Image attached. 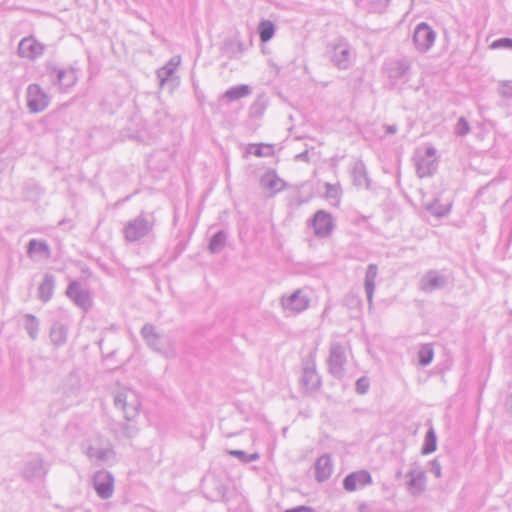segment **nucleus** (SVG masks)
<instances>
[{"label": "nucleus", "instance_id": "f257e3e1", "mask_svg": "<svg viewBox=\"0 0 512 512\" xmlns=\"http://www.w3.org/2000/svg\"><path fill=\"white\" fill-rule=\"evenodd\" d=\"M155 217L152 213L141 212L127 221L123 227V236L128 243H138L153 236Z\"/></svg>", "mask_w": 512, "mask_h": 512}, {"label": "nucleus", "instance_id": "f03ea898", "mask_svg": "<svg viewBox=\"0 0 512 512\" xmlns=\"http://www.w3.org/2000/svg\"><path fill=\"white\" fill-rule=\"evenodd\" d=\"M382 73L392 88H401L411 79L412 62L406 57L387 59L382 65Z\"/></svg>", "mask_w": 512, "mask_h": 512}, {"label": "nucleus", "instance_id": "7ed1b4c3", "mask_svg": "<svg viewBox=\"0 0 512 512\" xmlns=\"http://www.w3.org/2000/svg\"><path fill=\"white\" fill-rule=\"evenodd\" d=\"M114 405L121 410L126 421L134 422L139 416L141 400L139 394L127 387H123L114 393Z\"/></svg>", "mask_w": 512, "mask_h": 512}, {"label": "nucleus", "instance_id": "20e7f679", "mask_svg": "<svg viewBox=\"0 0 512 512\" xmlns=\"http://www.w3.org/2000/svg\"><path fill=\"white\" fill-rule=\"evenodd\" d=\"M326 55L329 61L340 70L349 69L355 60V52L344 38L328 44Z\"/></svg>", "mask_w": 512, "mask_h": 512}, {"label": "nucleus", "instance_id": "39448f33", "mask_svg": "<svg viewBox=\"0 0 512 512\" xmlns=\"http://www.w3.org/2000/svg\"><path fill=\"white\" fill-rule=\"evenodd\" d=\"M141 335L153 350L158 353L165 355L166 357H172L175 355V350L171 345L170 340L159 334L156 331L155 326L152 324H145L141 329Z\"/></svg>", "mask_w": 512, "mask_h": 512}, {"label": "nucleus", "instance_id": "423d86ee", "mask_svg": "<svg viewBox=\"0 0 512 512\" xmlns=\"http://www.w3.org/2000/svg\"><path fill=\"white\" fill-rule=\"evenodd\" d=\"M329 372L338 379L344 376V366L347 361L346 347L340 342H331L329 349Z\"/></svg>", "mask_w": 512, "mask_h": 512}, {"label": "nucleus", "instance_id": "0eeeda50", "mask_svg": "<svg viewBox=\"0 0 512 512\" xmlns=\"http://www.w3.org/2000/svg\"><path fill=\"white\" fill-rule=\"evenodd\" d=\"M49 75L52 83L57 85L62 92L68 91L78 80L77 70L73 67L53 66L49 69Z\"/></svg>", "mask_w": 512, "mask_h": 512}, {"label": "nucleus", "instance_id": "6e6552de", "mask_svg": "<svg viewBox=\"0 0 512 512\" xmlns=\"http://www.w3.org/2000/svg\"><path fill=\"white\" fill-rule=\"evenodd\" d=\"M280 304L284 311L299 314L309 307L310 298L302 289H297L290 295H283Z\"/></svg>", "mask_w": 512, "mask_h": 512}, {"label": "nucleus", "instance_id": "1a4fd4ad", "mask_svg": "<svg viewBox=\"0 0 512 512\" xmlns=\"http://www.w3.org/2000/svg\"><path fill=\"white\" fill-rule=\"evenodd\" d=\"M450 283V277L437 270H428L419 280V289L424 293H432L444 289Z\"/></svg>", "mask_w": 512, "mask_h": 512}, {"label": "nucleus", "instance_id": "9d476101", "mask_svg": "<svg viewBox=\"0 0 512 512\" xmlns=\"http://www.w3.org/2000/svg\"><path fill=\"white\" fill-rule=\"evenodd\" d=\"M436 39L435 31L425 22L419 23L413 33V43L420 53L427 52Z\"/></svg>", "mask_w": 512, "mask_h": 512}, {"label": "nucleus", "instance_id": "9b49d317", "mask_svg": "<svg viewBox=\"0 0 512 512\" xmlns=\"http://www.w3.org/2000/svg\"><path fill=\"white\" fill-rule=\"evenodd\" d=\"M66 296L78 307L85 312L92 308V297L90 292L83 288L81 283L74 280L71 281L66 289Z\"/></svg>", "mask_w": 512, "mask_h": 512}, {"label": "nucleus", "instance_id": "f8f14e48", "mask_svg": "<svg viewBox=\"0 0 512 512\" xmlns=\"http://www.w3.org/2000/svg\"><path fill=\"white\" fill-rule=\"evenodd\" d=\"M49 105V97L38 84L27 87V107L31 113H39Z\"/></svg>", "mask_w": 512, "mask_h": 512}, {"label": "nucleus", "instance_id": "ddd939ff", "mask_svg": "<svg viewBox=\"0 0 512 512\" xmlns=\"http://www.w3.org/2000/svg\"><path fill=\"white\" fill-rule=\"evenodd\" d=\"M436 150L433 147H428L424 154H417L415 157L416 171L420 178L431 176L436 168L437 163L435 159Z\"/></svg>", "mask_w": 512, "mask_h": 512}, {"label": "nucleus", "instance_id": "4468645a", "mask_svg": "<svg viewBox=\"0 0 512 512\" xmlns=\"http://www.w3.org/2000/svg\"><path fill=\"white\" fill-rule=\"evenodd\" d=\"M46 474L47 468L44 466V461L39 455H33L26 460L22 470V476L26 480L43 479Z\"/></svg>", "mask_w": 512, "mask_h": 512}, {"label": "nucleus", "instance_id": "2eb2a0df", "mask_svg": "<svg viewBox=\"0 0 512 512\" xmlns=\"http://www.w3.org/2000/svg\"><path fill=\"white\" fill-rule=\"evenodd\" d=\"M93 486L100 498L108 499L113 494L114 479L108 471H98L93 476Z\"/></svg>", "mask_w": 512, "mask_h": 512}, {"label": "nucleus", "instance_id": "dca6fc26", "mask_svg": "<svg viewBox=\"0 0 512 512\" xmlns=\"http://www.w3.org/2000/svg\"><path fill=\"white\" fill-rule=\"evenodd\" d=\"M301 384L306 391H315L321 385V379L316 371L315 361L312 356L304 364Z\"/></svg>", "mask_w": 512, "mask_h": 512}, {"label": "nucleus", "instance_id": "f3484780", "mask_svg": "<svg viewBox=\"0 0 512 512\" xmlns=\"http://www.w3.org/2000/svg\"><path fill=\"white\" fill-rule=\"evenodd\" d=\"M312 226L317 237H327L334 228L331 214L323 210L317 211L313 217Z\"/></svg>", "mask_w": 512, "mask_h": 512}, {"label": "nucleus", "instance_id": "a211bd4d", "mask_svg": "<svg viewBox=\"0 0 512 512\" xmlns=\"http://www.w3.org/2000/svg\"><path fill=\"white\" fill-rule=\"evenodd\" d=\"M44 45L39 43L34 37L23 38L18 45V54L20 57L35 59L44 53Z\"/></svg>", "mask_w": 512, "mask_h": 512}, {"label": "nucleus", "instance_id": "6ab92c4d", "mask_svg": "<svg viewBox=\"0 0 512 512\" xmlns=\"http://www.w3.org/2000/svg\"><path fill=\"white\" fill-rule=\"evenodd\" d=\"M372 483L371 474L366 470H359L348 474L343 480V487L347 491H355Z\"/></svg>", "mask_w": 512, "mask_h": 512}, {"label": "nucleus", "instance_id": "aec40b11", "mask_svg": "<svg viewBox=\"0 0 512 512\" xmlns=\"http://www.w3.org/2000/svg\"><path fill=\"white\" fill-rule=\"evenodd\" d=\"M334 465L329 454H323L318 457L314 464L315 479L318 482L328 480L333 473Z\"/></svg>", "mask_w": 512, "mask_h": 512}, {"label": "nucleus", "instance_id": "412c9836", "mask_svg": "<svg viewBox=\"0 0 512 512\" xmlns=\"http://www.w3.org/2000/svg\"><path fill=\"white\" fill-rule=\"evenodd\" d=\"M49 338L55 348L63 346L68 338V324L63 320L54 321L49 331Z\"/></svg>", "mask_w": 512, "mask_h": 512}, {"label": "nucleus", "instance_id": "4be33fe9", "mask_svg": "<svg viewBox=\"0 0 512 512\" xmlns=\"http://www.w3.org/2000/svg\"><path fill=\"white\" fill-rule=\"evenodd\" d=\"M409 478L407 482V489L413 496L420 495L426 488V476L422 470L411 469L407 473Z\"/></svg>", "mask_w": 512, "mask_h": 512}, {"label": "nucleus", "instance_id": "5701e85b", "mask_svg": "<svg viewBox=\"0 0 512 512\" xmlns=\"http://www.w3.org/2000/svg\"><path fill=\"white\" fill-rule=\"evenodd\" d=\"M227 487L217 478L212 477L204 485L205 497L212 501L226 500Z\"/></svg>", "mask_w": 512, "mask_h": 512}, {"label": "nucleus", "instance_id": "b1692460", "mask_svg": "<svg viewBox=\"0 0 512 512\" xmlns=\"http://www.w3.org/2000/svg\"><path fill=\"white\" fill-rule=\"evenodd\" d=\"M351 177L353 184L358 188L369 189L371 180L368 176L366 166L362 160H357L353 163L351 168Z\"/></svg>", "mask_w": 512, "mask_h": 512}, {"label": "nucleus", "instance_id": "393cba45", "mask_svg": "<svg viewBox=\"0 0 512 512\" xmlns=\"http://www.w3.org/2000/svg\"><path fill=\"white\" fill-rule=\"evenodd\" d=\"M260 185L269 190L272 194L285 189L286 183L282 180L274 170H269L260 178Z\"/></svg>", "mask_w": 512, "mask_h": 512}, {"label": "nucleus", "instance_id": "a878e982", "mask_svg": "<svg viewBox=\"0 0 512 512\" xmlns=\"http://www.w3.org/2000/svg\"><path fill=\"white\" fill-rule=\"evenodd\" d=\"M27 256L34 259L39 256L42 259H49L51 257V249L45 240L31 239L27 244Z\"/></svg>", "mask_w": 512, "mask_h": 512}, {"label": "nucleus", "instance_id": "bb28decb", "mask_svg": "<svg viewBox=\"0 0 512 512\" xmlns=\"http://www.w3.org/2000/svg\"><path fill=\"white\" fill-rule=\"evenodd\" d=\"M55 285V276L51 273H45L38 287V298L44 303L50 301L54 294Z\"/></svg>", "mask_w": 512, "mask_h": 512}, {"label": "nucleus", "instance_id": "cd10ccee", "mask_svg": "<svg viewBox=\"0 0 512 512\" xmlns=\"http://www.w3.org/2000/svg\"><path fill=\"white\" fill-rule=\"evenodd\" d=\"M180 62V56H174L164 66L157 70V78L161 87L172 79Z\"/></svg>", "mask_w": 512, "mask_h": 512}, {"label": "nucleus", "instance_id": "c85d7f7f", "mask_svg": "<svg viewBox=\"0 0 512 512\" xmlns=\"http://www.w3.org/2000/svg\"><path fill=\"white\" fill-rule=\"evenodd\" d=\"M378 274V267L376 264H369L365 274V292L369 305H372L373 295L375 291V280Z\"/></svg>", "mask_w": 512, "mask_h": 512}, {"label": "nucleus", "instance_id": "c756f323", "mask_svg": "<svg viewBox=\"0 0 512 512\" xmlns=\"http://www.w3.org/2000/svg\"><path fill=\"white\" fill-rule=\"evenodd\" d=\"M85 454L90 460L104 462L114 456V451L110 445L105 447H94L89 445L85 449Z\"/></svg>", "mask_w": 512, "mask_h": 512}, {"label": "nucleus", "instance_id": "7c9ffc66", "mask_svg": "<svg viewBox=\"0 0 512 512\" xmlns=\"http://www.w3.org/2000/svg\"><path fill=\"white\" fill-rule=\"evenodd\" d=\"M138 431V427L133 423H117L113 428V433L118 439H131L137 435Z\"/></svg>", "mask_w": 512, "mask_h": 512}, {"label": "nucleus", "instance_id": "2f4dec72", "mask_svg": "<svg viewBox=\"0 0 512 512\" xmlns=\"http://www.w3.org/2000/svg\"><path fill=\"white\" fill-rule=\"evenodd\" d=\"M227 233L224 230H220L215 233L210 239L208 249L212 254L220 253L226 246Z\"/></svg>", "mask_w": 512, "mask_h": 512}, {"label": "nucleus", "instance_id": "473e14b6", "mask_svg": "<svg viewBox=\"0 0 512 512\" xmlns=\"http://www.w3.org/2000/svg\"><path fill=\"white\" fill-rule=\"evenodd\" d=\"M251 94V88L249 85L241 84L237 86H233L229 88L225 94L224 97L227 98L229 101H235L238 99H241L243 97H246Z\"/></svg>", "mask_w": 512, "mask_h": 512}, {"label": "nucleus", "instance_id": "72a5a7b5", "mask_svg": "<svg viewBox=\"0 0 512 512\" xmlns=\"http://www.w3.org/2000/svg\"><path fill=\"white\" fill-rule=\"evenodd\" d=\"M258 34L262 43L270 41L275 34L274 23L270 20H262L258 25Z\"/></svg>", "mask_w": 512, "mask_h": 512}, {"label": "nucleus", "instance_id": "f704fd0d", "mask_svg": "<svg viewBox=\"0 0 512 512\" xmlns=\"http://www.w3.org/2000/svg\"><path fill=\"white\" fill-rule=\"evenodd\" d=\"M24 319H25V325H24L25 330L27 331L29 337L32 340H35L38 337V333H39L38 319L33 314H29V313L24 315Z\"/></svg>", "mask_w": 512, "mask_h": 512}, {"label": "nucleus", "instance_id": "c9c22d12", "mask_svg": "<svg viewBox=\"0 0 512 512\" xmlns=\"http://www.w3.org/2000/svg\"><path fill=\"white\" fill-rule=\"evenodd\" d=\"M436 448H437L436 434H435L434 429L430 428L425 435V440H424V444L421 449V453L423 455H427V454L434 452L436 450Z\"/></svg>", "mask_w": 512, "mask_h": 512}, {"label": "nucleus", "instance_id": "e433bc0d", "mask_svg": "<svg viewBox=\"0 0 512 512\" xmlns=\"http://www.w3.org/2000/svg\"><path fill=\"white\" fill-rule=\"evenodd\" d=\"M451 205H442L438 199L426 205V210L432 215L441 218L446 216L450 212Z\"/></svg>", "mask_w": 512, "mask_h": 512}, {"label": "nucleus", "instance_id": "4c0bfd02", "mask_svg": "<svg viewBox=\"0 0 512 512\" xmlns=\"http://www.w3.org/2000/svg\"><path fill=\"white\" fill-rule=\"evenodd\" d=\"M248 153H253L257 157H268L272 156L273 146L270 144H251L247 149Z\"/></svg>", "mask_w": 512, "mask_h": 512}, {"label": "nucleus", "instance_id": "58836bf2", "mask_svg": "<svg viewBox=\"0 0 512 512\" xmlns=\"http://www.w3.org/2000/svg\"><path fill=\"white\" fill-rule=\"evenodd\" d=\"M433 356L434 350L430 344H425L421 346V348L418 351L419 363L422 366L429 365L433 360Z\"/></svg>", "mask_w": 512, "mask_h": 512}, {"label": "nucleus", "instance_id": "ea45409f", "mask_svg": "<svg viewBox=\"0 0 512 512\" xmlns=\"http://www.w3.org/2000/svg\"><path fill=\"white\" fill-rule=\"evenodd\" d=\"M228 454L238 458L243 463H251L259 459V455L257 453L247 454L243 450H230Z\"/></svg>", "mask_w": 512, "mask_h": 512}, {"label": "nucleus", "instance_id": "a19ab883", "mask_svg": "<svg viewBox=\"0 0 512 512\" xmlns=\"http://www.w3.org/2000/svg\"><path fill=\"white\" fill-rule=\"evenodd\" d=\"M370 12L380 13L388 6L390 0H364Z\"/></svg>", "mask_w": 512, "mask_h": 512}, {"label": "nucleus", "instance_id": "79ce46f5", "mask_svg": "<svg viewBox=\"0 0 512 512\" xmlns=\"http://www.w3.org/2000/svg\"><path fill=\"white\" fill-rule=\"evenodd\" d=\"M457 136H466L470 132V125L465 117H460L454 127Z\"/></svg>", "mask_w": 512, "mask_h": 512}, {"label": "nucleus", "instance_id": "37998d69", "mask_svg": "<svg viewBox=\"0 0 512 512\" xmlns=\"http://www.w3.org/2000/svg\"><path fill=\"white\" fill-rule=\"evenodd\" d=\"M491 49H511L512 50V39L511 38H500L494 40L490 46Z\"/></svg>", "mask_w": 512, "mask_h": 512}, {"label": "nucleus", "instance_id": "c03bdc74", "mask_svg": "<svg viewBox=\"0 0 512 512\" xmlns=\"http://www.w3.org/2000/svg\"><path fill=\"white\" fill-rule=\"evenodd\" d=\"M498 93L504 98H512V81H502L499 85Z\"/></svg>", "mask_w": 512, "mask_h": 512}, {"label": "nucleus", "instance_id": "a18cd8bd", "mask_svg": "<svg viewBox=\"0 0 512 512\" xmlns=\"http://www.w3.org/2000/svg\"><path fill=\"white\" fill-rule=\"evenodd\" d=\"M369 386H370L369 379L367 377L363 376L356 381L355 390L358 394L363 395V394L367 393Z\"/></svg>", "mask_w": 512, "mask_h": 512}, {"label": "nucleus", "instance_id": "49530a36", "mask_svg": "<svg viewBox=\"0 0 512 512\" xmlns=\"http://www.w3.org/2000/svg\"><path fill=\"white\" fill-rule=\"evenodd\" d=\"M325 190H326V197L327 198H333V199L339 198L340 189H339L338 186L330 184V183H326L325 184Z\"/></svg>", "mask_w": 512, "mask_h": 512}, {"label": "nucleus", "instance_id": "de8ad7c7", "mask_svg": "<svg viewBox=\"0 0 512 512\" xmlns=\"http://www.w3.org/2000/svg\"><path fill=\"white\" fill-rule=\"evenodd\" d=\"M431 472L435 475L436 478H440L442 476L441 473V465L437 459H434L430 462Z\"/></svg>", "mask_w": 512, "mask_h": 512}, {"label": "nucleus", "instance_id": "09e8293b", "mask_svg": "<svg viewBox=\"0 0 512 512\" xmlns=\"http://www.w3.org/2000/svg\"><path fill=\"white\" fill-rule=\"evenodd\" d=\"M285 512H315L314 509L306 506H300L291 510H286Z\"/></svg>", "mask_w": 512, "mask_h": 512}, {"label": "nucleus", "instance_id": "8fccbe9b", "mask_svg": "<svg viewBox=\"0 0 512 512\" xmlns=\"http://www.w3.org/2000/svg\"><path fill=\"white\" fill-rule=\"evenodd\" d=\"M386 134H395L398 131V127L396 125H386L385 127Z\"/></svg>", "mask_w": 512, "mask_h": 512}, {"label": "nucleus", "instance_id": "3c124183", "mask_svg": "<svg viewBox=\"0 0 512 512\" xmlns=\"http://www.w3.org/2000/svg\"><path fill=\"white\" fill-rule=\"evenodd\" d=\"M505 406L512 413V393L506 397Z\"/></svg>", "mask_w": 512, "mask_h": 512}, {"label": "nucleus", "instance_id": "603ef678", "mask_svg": "<svg viewBox=\"0 0 512 512\" xmlns=\"http://www.w3.org/2000/svg\"><path fill=\"white\" fill-rule=\"evenodd\" d=\"M296 159L297 160H304V161H308V151H304L298 155H296Z\"/></svg>", "mask_w": 512, "mask_h": 512}, {"label": "nucleus", "instance_id": "864d4df0", "mask_svg": "<svg viewBox=\"0 0 512 512\" xmlns=\"http://www.w3.org/2000/svg\"><path fill=\"white\" fill-rule=\"evenodd\" d=\"M401 476H402V472H401V470L397 471V473H396V477H397V478H400Z\"/></svg>", "mask_w": 512, "mask_h": 512}, {"label": "nucleus", "instance_id": "5fc2aeb1", "mask_svg": "<svg viewBox=\"0 0 512 512\" xmlns=\"http://www.w3.org/2000/svg\"><path fill=\"white\" fill-rule=\"evenodd\" d=\"M238 46H239V49H241V47H242V43H241V42H239V43H238Z\"/></svg>", "mask_w": 512, "mask_h": 512}]
</instances>
